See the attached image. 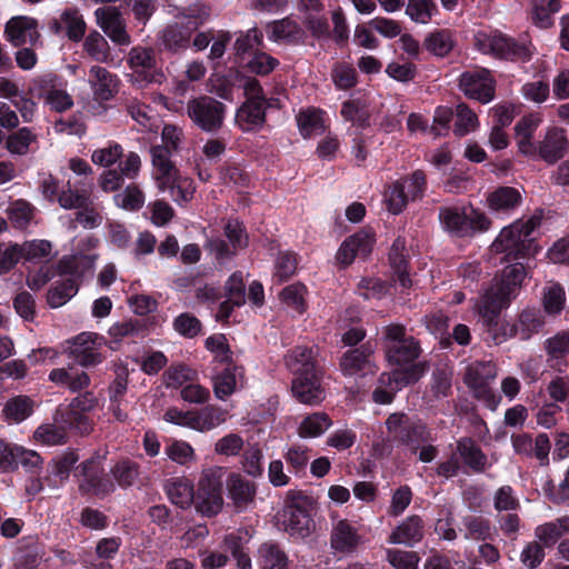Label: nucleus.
I'll return each instance as SVG.
<instances>
[{"label": "nucleus", "mask_w": 569, "mask_h": 569, "mask_svg": "<svg viewBox=\"0 0 569 569\" xmlns=\"http://www.w3.org/2000/svg\"><path fill=\"white\" fill-rule=\"evenodd\" d=\"M269 102L247 99L236 111L234 121L242 132H253L266 123V109Z\"/></svg>", "instance_id": "obj_24"}, {"label": "nucleus", "mask_w": 569, "mask_h": 569, "mask_svg": "<svg viewBox=\"0 0 569 569\" xmlns=\"http://www.w3.org/2000/svg\"><path fill=\"white\" fill-rule=\"evenodd\" d=\"M271 29L272 37L277 41L283 40L291 44H302L307 38L306 31L301 26L290 18L274 21L271 24Z\"/></svg>", "instance_id": "obj_43"}, {"label": "nucleus", "mask_w": 569, "mask_h": 569, "mask_svg": "<svg viewBox=\"0 0 569 569\" xmlns=\"http://www.w3.org/2000/svg\"><path fill=\"white\" fill-rule=\"evenodd\" d=\"M567 533H569V516L559 517L535 529V536L547 548L553 547Z\"/></svg>", "instance_id": "obj_38"}, {"label": "nucleus", "mask_w": 569, "mask_h": 569, "mask_svg": "<svg viewBox=\"0 0 569 569\" xmlns=\"http://www.w3.org/2000/svg\"><path fill=\"white\" fill-rule=\"evenodd\" d=\"M226 470L222 467H212L202 471L196 493V508L206 516L218 515L223 507L222 486Z\"/></svg>", "instance_id": "obj_13"}, {"label": "nucleus", "mask_w": 569, "mask_h": 569, "mask_svg": "<svg viewBox=\"0 0 569 569\" xmlns=\"http://www.w3.org/2000/svg\"><path fill=\"white\" fill-rule=\"evenodd\" d=\"M4 37L14 47L36 46L40 40L38 20L28 16L12 17L4 26Z\"/></svg>", "instance_id": "obj_19"}, {"label": "nucleus", "mask_w": 569, "mask_h": 569, "mask_svg": "<svg viewBox=\"0 0 569 569\" xmlns=\"http://www.w3.org/2000/svg\"><path fill=\"white\" fill-rule=\"evenodd\" d=\"M526 274L521 262L509 263L500 276L495 277V283L480 298L478 312L496 345L518 337L516 322L501 321L500 315L519 295Z\"/></svg>", "instance_id": "obj_1"}, {"label": "nucleus", "mask_w": 569, "mask_h": 569, "mask_svg": "<svg viewBox=\"0 0 569 569\" xmlns=\"http://www.w3.org/2000/svg\"><path fill=\"white\" fill-rule=\"evenodd\" d=\"M543 119L540 112L523 114L515 124L513 137L518 153L532 160H542L555 164L569 151V140L566 130L560 127H548L541 140L535 141V136Z\"/></svg>", "instance_id": "obj_3"}, {"label": "nucleus", "mask_w": 569, "mask_h": 569, "mask_svg": "<svg viewBox=\"0 0 569 569\" xmlns=\"http://www.w3.org/2000/svg\"><path fill=\"white\" fill-rule=\"evenodd\" d=\"M227 416L228 411L216 405L192 409V430L208 432L223 423Z\"/></svg>", "instance_id": "obj_33"}, {"label": "nucleus", "mask_w": 569, "mask_h": 569, "mask_svg": "<svg viewBox=\"0 0 569 569\" xmlns=\"http://www.w3.org/2000/svg\"><path fill=\"white\" fill-rule=\"evenodd\" d=\"M427 190V176L418 169L392 181L385 193L387 209L392 214L401 213L409 201L421 200Z\"/></svg>", "instance_id": "obj_10"}, {"label": "nucleus", "mask_w": 569, "mask_h": 569, "mask_svg": "<svg viewBox=\"0 0 569 569\" xmlns=\"http://www.w3.org/2000/svg\"><path fill=\"white\" fill-rule=\"evenodd\" d=\"M423 48L437 58H446L456 46L453 31L450 29H435L423 40Z\"/></svg>", "instance_id": "obj_35"}, {"label": "nucleus", "mask_w": 569, "mask_h": 569, "mask_svg": "<svg viewBox=\"0 0 569 569\" xmlns=\"http://www.w3.org/2000/svg\"><path fill=\"white\" fill-rule=\"evenodd\" d=\"M150 153L152 158V164L158 171V184L160 182L168 181L179 171L170 159L171 151L169 148L152 146L150 148Z\"/></svg>", "instance_id": "obj_53"}, {"label": "nucleus", "mask_w": 569, "mask_h": 569, "mask_svg": "<svg viewBox=\"0 0 569 569\" xmlns=\"http://www.w3.org/2000/svg\"><path fill=\"white\" fill-rule=\"evenodd\" d=\"M116 204L127 211H138L143 207L144 194L136 183H130L113 197Z\"/></svg>", "instance_id": "obj_59"}, {"label": "nucleus", "mask_w": 569, "mask_h": 569, "mask_svg": "<svg viewBox=\"0 0 569 569\" xmlns=\"http://www.w3.org/2000/svg\"><path fill=\"white\" fill-rule=\"evenodd\" d=\"M34 410V401L24 395L10 398L4 407L3 413L8 420L20 423L29 418Z\"/></svg>", "instance_id": "obj_49"}, {"label": "nucleus", "mask_w": 569, "mask_h": 569, "mask_svg": "<svg viewBox=\"0 0 569 569\" xmlns=\"http://www.w3.org/2000/svg\"><path fill=\"white\" fill-rule=\"evenodd\" d=\"M263 42V33L258 28H251L247 32H240L234 41L233 50L237 62L240 63L241 59H246V54H251Z\"/></svg>", "instance_id": "obj_51"}, {"label": "nucleus", "mask_w": 569, "mask_h": 569, "mask_svg": "<svg viewBox=\"0 0 569 569\" xmlns=\"http://www.w3.org/2000/svg\"><path fill=\"white\" fill-rule=\"evenodd\" d=\"M167 457L181 466L188 467L196 460V453L192 446L183 440H173L164 447Z\"/></svg>", "instance_id": "obj_61"}, {"label": "nucleus", "mask_w": 569, "mask_h": 569, "mask_svg": "<svg viewBox=\"0 0 569 569\" xmlns=\"http://www.w3.org/2000/svg\"><path fill=\"white\" fill-rule=\"evenodd\" d=\"M361 542L358 529L347 519L339 520L330 533V546L339 553H352Z\"/></svg>", "instance_id": "obj_25"}, {"label": "nucleus", "mask_w": 569, "mask_h": 569, "mask_svg": "<svg viewBox=\"0 0 569 569\" xmlns=\"http://www.w3.org/2000/svg\"><path fill=\"white\" fill-rule=\"evenodd\" d=\"M456 453L475 473H482L490 467L487 455L471 437H462L457 441Z\"/></svg>", "instance_id": "obj_28"}, {"label": "nucleus", "mask_w": 569, "mask_h": 569, "mask_svg": "<svg viewBox=\"0 0 569 569\" xmlns=\"http://www.w3.org/2000/svg\"><path fill=\"white\" fill-rule=\"evenodd\" d=\"M89 82L96 99L99 101H109L118 93V77L103 67H91Z\"/></svg>", "instance_id": "obj_30"}, {"label": "nucleus", "mask_w": 569, "mask_h": 569, "mask_svg": "<svg viewBox=\"0 0 569 569\" xmlns=\"http://www.w3.org/2000/svg\"><path fill=\"white\" fill-rule=\"evenodd\" d=\"M331 79L339 90H350L358 84L356 69L346 62H338L331 71Z\"/></svg>", "instance_id": "obj_62"}, {"label": "nucleus", "mask_w": 569, "mask_h": 569, "mask_svg": "<svg viewBox=\"0 0 569 569\" xmlns=\"http://www.w3.org/2000/svg\"><path fill=\"white\" fill-rule=\"evenodd\" d=\"M487 201L491 210L507 212L521 204L522 196L517 188L501 186L489 193Z\"/></svg>", "instance_id": "obj_36"}, {"label": "nucleus", "mask_w": 569, "mask_h": 569, "mask_svg": "<svg viewBox=\"0 0 569 569\" xmlns=\"http://www.w3.org/2000/svg\"><path fill=\"white\" fill-rule=\"evenodd\" d=\"M54 422L61 425L66 432L71 431L77 435H88L92 430L91 420L88 415L69 405L64 408L57 409Z\"/></svg>", "instance_id": "obj_31"}, {"label": "nucleus", "mask_w": 569, "mask_h": 569, "mask_svg": "<svg viewBox=\"0 0 569 569\" xmlns=\"http://www.w3.org/2000/svg\"><path fill=\"white\" fill-rule=\"evenodd\" d=\"M566 303V292L561 284L552 283L543 289L542 305L548 315H558Z\"/></svg>", "instance_id": "obj_63"}, {"label": "nucleus", "mask_w": 569, "mask_h": 569, "mask_svg": "<svg viewBox=\"0 0 569 569\" xmlns=\"http://www.w3.org/2000/svg\"><path fill=\"white\" fill-rule=\"evenodd\" d=\"M545 326V318L539 309H525L520 312L516 322L518 338L522 341L530 339Z\"/></svg>", "instance_id": "obj_46"}, {"label": "nucleus", "mask_w": 569, "mask_h": 569, "mask_svg": "<svg viewBox=\"0 0 569 569\" xmlns=\"http://www.w3.org/2000/svg\"><path fill=\"white\" fill-rule=\"evenodd\" d=\"M97 24L118 46H128L130 36L126 29V22L117 7H101L94 11Z\"/></svg>", "instance_id": "obj_20"}, {"label": "nucleus", "mask_w": 569, "mask_h": 569, "mask_svg": "<svg viewBox=\"0 0 569 569\" xmlns=\"http://www.w3.org/2000/svg\"><path fill=\"white\" fill-rule=\"evenodd\" d=\"M286 365L293 375L292 396L301 403L317 406L326 399L322 387L323 369L316 360L312 348L297 346L286 357Z\"/></svg>", "instance_id": "obj_4"}, {"label": "nucleus", "mask_w": 569, "mask_h": 569, "mask_svg": "<svg viewBox=\"0 0 569 569\" xmlns=\"http://www.w3.org/2000/svg\"><path fill=\"white\" fill-rule=\"evenodd\" d=\"M279 60L263 51L256 50L248 59H241L240 69L246 72L264 77L270 74L278 66Z\"/></svg>", "instance_id": "obj_40"}, {"label": "nucleus", "mask_w": 569, "mask_h": 569, "mask_svg": "<svg viewBox=\"0 0 569 569\" xmlns=\"http://www.w3.org/2000/svg\"><path fill=\"white\" fill-rule=\"evenodd\" d=\"M106 453L96 450L74 468L73 477L82 496L103 499L116 491V485L104 469Z\"/></svg>", "instance_id": "obj_8"}, {"label": "nucleus", "mask_w": 569, "mask_h": 569, "mask_svg": "<svg viewBox=\"0 0 569 569\" xmlns=\"http://www.w3.org/2000/svg\"><path fill=\"white\" fill-rule=\"evenodd\" d=\"M79 461V455L76 449H68L50 460L47 466L46 483L50 488L61 487L74 472L76 463Z\"/></svg>", "instance_id": "obj_23"}, {"label": "nucleus", "mask_w": 569, "mask_h": 569, "mask_svg": "<svg viewBox=\"0 0 569 569\" xmlns=\"http://www.w3.org/2000/svg\"><path fill=\"white\" fill-rule=\"evenodd\" d=\"M388 261L393 272V280L403 289L411 288L409 253L405 237L398 236L393 240L388 253Z\"/></svg>", "instance_id": "obj_22"}, {"label": "nucleus", "mask_w": 569, "mask_h": 569, "mask_svg": "<svg viewBox=\"0 0 569 569\" xmlns=\"http://www.w3.org/2000/svg\"><path fill=\"white\" fill-rule=\"evenodd\" d=\"M243 372V367L241 366H230L229 368H223L214 378H213V391L218 399L226 400L229 396H231L236 389L237 377L241 376Z\"/></svg>", "instance_id": "obj_48"}, {"label": "nucleus", "mask_w": 569, "mask_h": 569, "mask_svg": "<svg viewBox=\"0 0 569 569\" xmlns=\"http://www.w3.org/2000/svg\"><path fill=\"white\" fill-rule=\"evenodd\" d=\"M149 332L148 321L146 319L130 318L120 322L113 323L109 330V336L114 341H121L123 338H138L144 337Z\"/></svg>", "instance_id": "obj_45"}, {"label": "nucleus", "mask_w": 569, "mask_h": 569, "mask_svg": "<svg viewBox=\"0 0 569 569\" xmlns=\"http://www.w3.org/2000/svg\"><path fill=\"white\" fill-rule=\"evenodd\" d=\"M437 12V6L433 0H409L406 13L410 19L418 23H428Z\"/></svg>", "instance_id": "obj_64"}, {"label": "nucleus", "mask_w": 569, "mask_h": 569, "mask_svg": "<svg viewBox=\"0 0 569 569\" xmlns=\"http://www.w3.org/2000/svg\"><path fill=\"white\" fill-rule=\"evenodd\" d=\"M228 498L232 501L234 509L244 511L254 502L257 486L238 472H230L226 480Z\"/></svg>", "instance_id": "obj_21"}, {"label": "nucleus", "mask_w": 569, "mask_h": 569, "mask_svg": "<svg viewBox=\"0 0 569 569\" xmlns=\"http://www.w3.org/2000/svg\"><path fill=\"white\" fill-rule=\"evenodd\" d=\"M227 106L210 96H199L187 102V114L192 123L206 133H218L227 114Z\"/></svg>", "instance_id": "obj_12"}, {"label": "nucleus", "mask_w": 569, "mask_h": 569, "mask_svg": "<svg viewBox=\"0 0 569 569\" xmlns=\"http://www.w3.org/2000/svg\"><path fill=\"white\" fill-rule=\"evenodd\" d=\"M375 243V231L368 227L362 228L343 240L336 253V260L339 266L346 268L350 266L357 257L361 259L368 258L372 252Z\"/></svg>", "instance_id": "obj_17"}, {"label": "nucleus", "mask_w": 569, "mask_h": 569, "mask_svg": "<svg viewBox=\"0 0 569 569\" xmlns=\"http://www.w3.org/2000/svg\"><path fill=\"white\" fill-rule=\"evenodd\" d=\"M312 511L311 497L302 491L289 490L282 509L277 513L278 525L292 541L305 540L316 528Z\"/></svg>", "instance_id": "obj_5"}, {"label": "nucleus", "mask_w": 569, "mask_h": 569, "mask_svg": "<svg viewBox=\"0 0 569 569\" xmlns=\"http://www.w3.org/2000/svg\"><path fill=\"white\" fill-rule=\"evenodd\" d=\"M64 26V36L73 42L83 39L87 30V23L78 8H67L61 13Z\"/></svg>", "instance_id": "obj_54"}, {"label": "nucleus", "mask_w": 569, "mask_h": 569, "mask_svg": "<svg viewBox=\"0 0 569 569\" xmlns=\"http://www.w3.org/2000/svg\"><path fill=\"white\" fill-rule=\"evenodd\" d=\"M438 219L442 229L456 238H471L488 231L491 227V220L487 214L471 204L441 207Z\"/></svg>", "instance_id": "obj_7"}, {"label": "nucleus", "mask_w": 569, "mask_h": 569, "mask_svg": "<svg viewBox=\"0 0 569 569\" xmlns=\"http://www.w3.org/2000/svg\"><path fill=\"white\" fill-rule=\"evenodd\" d=\"M36 141V133L30 128L23 127L7 137L6 148L12 154L24 156L29 152L30 144Z\"/></svg>", "instance_id": "obj_58"}, {"label": "nucleus", "mask_w": 569, "mask_h": 569, "mask_svg": "<svg viewBox=\"0 0 569 569\" xmlns=\"http://www.w3.org/2000/svg\"><path fill=\"white\" fill-rule=\"evenodd\" d=\"M497 376L496 366L490 361H478L466 369L463 382L472 390L488 386Z\"/></svg>", "instance_id": "obj_42"}, {"label": "nucleus", "mask_w": 569, "mask_h": 569, "mask_svg": "<svg viewBox=\"0 0 569 569\" xmlns=\"http://www.w3.org/2000/svg\"><path fill=\"white\" fill-rule=\"evenodd\" d=\"M161 190H170L178 204L187 203L193 198L194 187L192 179L180 176L179 171L168 181L159 183Z\"/></svg>", "instance_id": "obj_47"}, {"label": "nucleus", "mask_w": 569, "mask_h": 569, "mask_svg": "<svg viewBox=\"0 0 569 569\" xmlns=\"http://www.w3.org/2000/svg\"><path fill=\"white\" fill-rule=\"evenodd\" d=\"M332 425L326 412H313L307 416L298 427V435L301 438H317L325 433Z\"/></svg>", "instance_id": "obj_56"}, {"label": "nucleus", "mask_w": 569, "mask_h": 569, "mask_svg": "<svg viewBox=\"0 0 569 569\" xmlns=\"http://www.w3.org/2000/svg\"><path fill=\"white\" fill-rule=\"evenodd\" d=\"M201 16H208L207 9L203 8L202 13H196L193 9H188L187 18L190 20L187 23L174 22L168 24L161 32V44L167 51L178 53L184 51L190 46L192 33L198 29L202 20L198 21Z\"/></svg>", "instance_id": "obj_16"}, {"label": "nucleus", "mask_w": 569, "mask_h": 569, "mask_svg": "<svg viewBox=\"0 0 569 569\" xmlns=\"http://www.w3.org/2000/svg\"><path fill=\"white\" fill-rule=\"evenodd\" d=\"M96 259L97 254L63 256L57 263V271L60 276H69L68 279H76L80 284L83 277L93 271Z\"/></svg>", "instance_id": "obj_26"}, {"label": "nucleus", "mask_w": 569, "mask_h": 569, "mask_svg": "<svg viewBox=\"0 0 569 569\" xmlns=\"http://www.w3.org/2000/svg\"><path fill=\"white\" fill-rule=\"evenodd\" d=\"M289 472L298 478L307 475V467L310 460V449L307 446L293 445L283 453Z\"/></svg>", "instance_id": "obj_55"}, {"label": "nucleus", "mask_w": 569, "mask_h": 569, "mask_svg": "<svg viewBox=\"0 0 569 569\" xmlns=\"http://www.w3.org/2000/svg\"><path fill=\"white\" fill-rule=\"evenodd\" d=\"M170 501L181 509L189 508L196 500L194 487L187 478H171L164 485Z\"/></svg>", "instance_id": "obj_34"}, {"label": "nucleus", "mask_w": 569, "mask_h": 569, "mask_svg": "<svg viewBox=\"0 0 569 569\" xmlns=\"http://www.w3.org/2000/svg\"><path fill=\"white\" fill-rule=\"evenodd\" d=\"M128 62L140 87L150 83L161 84L166 79L152 48L133 47L129 52Z\"/></svg>", "instance_id": "obj_14"}, {"label": "nucleus", "mask_w": 569, "mask_h": 569, "mask_svg": "<svg viewBox=\"0 0 569 569\" xmlns=\"http://www.w3.org/2000/svg\"><path fill=\"white\" fill-rule=\"evenodd\" d=\"M79 284L76 279H63L51 286L47 293V302L51 308L66 305L77 295Z\"/></svg>", "instance_id": "obj_52"}, {"label": "nucleus", "mask_w": 569, "mask_h": 569, "mask_svg": "<svg viewBox=\"0 0 569 569\" xmlns=\"http://www.w3.org/2000/svg\"><path fill=\"white\" fill-rule=\"evenodd\" d=\"M373 345L370 341L361 343L359 347L347 350L340 358L339 367L343 376L353 377L365 376L375 371Z\"/></svg>", "instance_id": "obj_18"}, {"label": "nucleus", "mask_w": 569, "mask_h": 569, "mask_svg": "<svg viewBox=\"0 0 569 569\" xmlns=\"http://www.w3.org/2000/svg\"><path fill=\"white\" fill-rule=\"evenodd\" d=\"M463 538L467 540H493V530L489 519L482 516L469 515L461 520Z\"/></svg>", "instance_id": "obj_41"}, {"label": "nucleus", "mask_w": 569, "mask_h": 569, "mask_svg": "<svg viewBox=\"0 0 569 569\" xmlns=\"http://www.w3.org/2000/svg\"><path fill=\"white\" fill-rule=\"evenodd\" d=\"M548 362L552 369L559 371L567 367V355L569 353V333L560 332L546 340Z\"/></svg>", "instance_id": "obj_39"}, {"label": "nucleus", "mask_w": 569, "mask_h": 569, "mask_svg": "<svg viewBox=\"0 0 569 569\" xmlns=\"http://www.w3.org/2000/svg\"><path fill=\"white\" fill-rule=\"evenodd\" d=\"M341 117L355 127L365 130L370 127V112L366 102L361 99H349L342 102Z\"/></svg>", "instance_id": "obj_44"}, {"label": "nucleus", "mask_w": 569, "mask_h": 569, "mask_svg": "<svg viewBox=\"0 0 569 569\" xmlns=\"http://www.w3.org/2000/svg\"><path fill=\"white\" fill-rule=\"evenodd\" d=\"M382 345L386 360L398 367L390 373H382L381 385H396L397 389L417 383L428 371V361H417L422 353L420 341L407 335L402 323H390L383 327Z\"/></svg>", "instance_id": "obj_2"}, {"label": "nucleus", "mask_w": 569, "mask_h": 569, "mask_svg": "<svg viewBox=\"0 0 569 569\" xmlns=\"http://www.w3.org/2000/svg\"><path fill=\"white\" fill-rule=\"evenodd\" d=\"M322 114L323 111L316 108L300 110L296 120L303 138H310L313 134H320L325 131Z\"/></svg>", "instance_id": "obj_50"}, {"label": "nucleus", "mask_w": 569, "mask_h": 569, "mask_svg": "<svg viewBox=\"0 0 569 569\" xmlns=\"http://www.w3.org/2000/svg\"><path fill=\"white\" fill-rule=\"evenodd\" d=\"M110 478L116 487L128 489L132 487L140 476V465L130 459L121 458L110 468Z\"/></svg>", "instance_id": "obj_37"}, {"label": "nucleus", "mask_w": 569, "mask_h": 569, "mask_svg": "<svg viewBox=\"0 0 569 569\" xmlns=\"http://www.w3.org/2000/svg\"><path fill=\"white\" fill-rule=\"evenodd\" d=\"M496 79L486 68L465 71L459 77V89L472 100L486 104L496 97Z\"/></svg>", "instance_id": "obj_15"}, {"label": "nucleus", "mask_w": 569, "mask_h": 569, "mask_svg": "<svg viewBox=\"0 0 569 569\" xmlns=\"http://www.w3.org/2000/svg\"><path fill=\"white\" fill-rule=\"evenodd\" d=\"M308 292L307 287L301 282H296L284 287L279 298L283 305L297 312L302 315L307 310L306 295Z\"/></svg>", "instance_id": "obj_57"}, {"label": "nucleus", "mask_w": 569, "mask_h": 569, "mask_svg": "<svg viewBox=\"0 0 569 569\" xmlns=\"http://www.w3.org/2000/svg\"><path fill=\"white\" fill-rule=\"evenodd\" d=\"M392 440L408 447L413 453L421 445L432 441L431 431L421 419H413L405 412H393L385 421Z\"/></svg>", "instance_id": "obj_11"}, {"label": "nucleus", "mask_w": 569, "mask_h": 569, "mask_svg": "<svg viewBox=\"0 0 569 569\" xmlns=\"http://www.w3.org/2000/svg\"><path fill=\"white\" fill-rule=\"evenodd\" d=\"M250 536L248 531H236L226 535L221 548L236 560L239 569H251V558L249 555Z\"/></svg>", "instance_id": "obj_27"}, {"label": "nucleus", "mask_w": 569, "mask_h": 569, "mask_svg": "<svg viewBox=\"0 0 569 569\" xmlns=\"http://www.w3.org/2000/svg\"><path fill=\"white\" fill-rule=\"evenodd\" d=\"M84 51L93 60L104 62L110 56V48L104 37L97 30L91 31L83 43Z\"/></svg>", "instance_id": "obj_60"}, {"label": "nucleus", "mask_w": 569, "mask_h": 569, "mask_svg": "<svg viewBox=\"0 0 569 569\" xmlns=\"http://www.w3.org/2000/svg\"><path fill=\"white\" fill-rule=\"evenodd\" d=\"M540 223L541 217L531 216L525 222L517 221L505 227L492 242V250L497 253L505 252L508 261L535 256L538 247L532 233Z\"/></svg>", "instance_id": "obj_6"}, {"label": "nucleus", "mask_w": 569, "mask_h": 569, "mask_svg": "<svg viewBox=\"0 0 569 569\" xmlns=\"http://www.w3.org/2000/svg\"><path fill=\"white\" fill-rule=\"evenodd\" d=\"M425 536V523L420 516L407 517L389 536L388 541L396 545L413 547Z\"/></svg>", "instance_id": "obj_29"}, {"label": "nucleus", "mask_w": 569, "mask_h": 569, "mask_svg": "<svg viewBox=\"0 0 569 569\" xmlns=\"http://www.w3.org/2000/svg\"><path fill=\"white\" fill-rule=\"evenodd\" d=\"M257 563L261 569H288L289 558L278 541L268 540L258 548Z\"/></svg>", "instance_id": "obj_32"}, {"label": "nucleus", "mask_w": 569, "mask_h": 569, "mask_svg": "<svg viewBox=\"0 0 569 569\" xmlns=\"http://www.w3.org/2000/svg\"><path fill=\"white\" fill-rule=\"evenodd\" d=\"M475 47L483 54L510 62H529L532 58V52L526 42L499 30L478 31L475 34Z\"/></svg>", "instance_id": "obj_9"}]
</instances>
